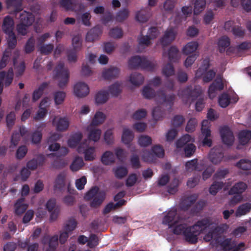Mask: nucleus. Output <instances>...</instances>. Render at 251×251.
I'll return each mask as SVG.
<instances>
[{
	"mask_svg": "<svg viewBox=\"0 0 251 251\" xmlns=\"http://www.w3.org/2000/svg\"><path fill=\"white\" fill-rule=\"evenodd\" d=\"M247 188V184L243 182H239L236 183L234 186L230 189L229 191V195L237 194L240 195L243 193Z\"/></svg>",
	"mask_w": 251,
	"mask_h": 251,
	"instance_id": "393cba45",
	"label": "nucleus"
},
{
	"mask_svg": "<svg viewBox=\"0 0 251 251\" xmlns=\"http://www.w3.org/2000/svg\"><path fill=\"white\" fill-rule=\"evenodd\" d=\"M158 31L155 27L150 28L148 31V35L140 39L139 45L142 47L149 45L151 43V40L153 39L157 36Z\"/></svg>",
	"mask_w": 251,
	"mask_h": 251,
	"instance_id": "dca6fc26",
	"label": "nucleus"
},
{
	"mask_svg": "<svg viewBox=\"0 0 251 251\" xmlns=\"http://www.w3.org/2000/svg\"><path fill=\"white\" fill-rule=\"evenodd\" d=\"M215 75V73L213 71H206L203 68H200L196 72V76L197 77H200L203 75V80L206 82L211 80L214 77Z\"/></svg>",
	"mask_w": 251,
	"mask_h": 251,
	"instance_id": "aec40b11",
	"label": "nucleus"
},
{
	"mask_svg": "<svg viewBox=\"0 0 251 251\" xmlns=\"http://www.w3.org/2000/svg\"><path fill=\"white\" fill-rule=\"evenodd\" d=\"M14 22L9 17H6L3 20L2 29L7 35V42L9 48H13L16 44L15 36L13 32Z\"/></svg>",
	"mask_w": 251,
	"mask_h": 251,
	"instance_id": "7ed1b4c3",
	"label": "nucleus"
},
{
	"mask_svg": "<svg viewBox=\"0 0 251 251\" xmlns=\"http://www.w3.org/2000/svg\"><path fill=\"white\" fill-rule=\"evenodd\" d=\"M147 61L144 58H141L139 56L134 57L130 59L128 66L130 68H135L138 66L144 67Z\"/></svg>",
	"mask_w": 251,
	"mask_h": 251,
	"instance_id": "c85d7f7f",
	"label": "nucleus"
},
{
	"mask_svg": "<svg viewBox=\"0 0 251 251\" xmlns=\"http://www.w3.org/2000/svg\"><path fill=\"white\" fill-rule=\"evenodd\" d=\"M176 31L174 28H169L165 31L163 37L160 43L162 46H165L171 43L176 37Z\"/></svg>",
	"mask_w": 251,
	"mask_h": 251,
	"instance_id": "4468645a",
	"label": "nucleus"
},
{
	"mask_svg": "<svg viewBox=\"0 0 251 251\" xmlns=\"http://www.w3.org/2000/svg\"><path fill=\"white\" fill-rule=\"evenodd\" d=\"M119 74V70L116 67H111L103 70L102 77L104 79H110L116 76Z\"/></svg>",
	"mask_w": 251,
	"mask_h": 251,
	"instance_id": "cd10ccee",
	"label": "nucleus"
},
{
	"mask_svg": "<svg viewBox=\"0 0 251 251\" xmlns=\"http://www.w3.org/2000/svg\"><path fill=\"white\" fill-rule=\"evenodd\" d=\"M27 207V205L24 203V199H20L14 205V212L17 215H20L26 209Z\"/></svg>",
	"mask_w": 251,
	"mask_h": 251,
	"instance_id": "2f4dec72",
	"label": "nucleus"
},
{
	"mask_svg": "<svg viewBox=\"0 0 251 251\" xmlns=\"http://www.w3.org/2000/svg\"><path fill=\"white\" fill-rule=\"evenodd\" d=\"M115 158L114 154L109 151H106L101 157V161L103 164L110 165L115 162Z\"/></svg>",
	"mask_w": 251,
	"mask_h": 251,
	"instance_id": "c756f323",
	"label": "nucleus"
},
{
	"mask_svg": "<svg viewBox=\"0 0 251 251\" xmlns=\"http://www.w3.org/2000/svg\"><path fill=\"white\" fill-rule=\"evenodd\" d=\"M202 91L200 89H199L197 92L195 90L193 91L189 94L188 90H186L184 92V94L182 96V100L185 102H187L190 99H192L193 97L196 96V95H199L201 93Z\"/></svg>",
	"mask_w": 251,
	"mask_h": 251,
	"instance_id": "79ce46f5",
	"label": "nucleus"
},
{
	"mask_svg": "<svg viewBox=\"0 0 251 251\" xmlns=\"http://www.w3.org/2000/svg\"><path fill=\"white\" fill-rule=\"evenodd\" d=\"M83 159L80 157H76L70 165V169L73 172L80 170L84 166Z\"/></svg>",
	"mask_w": 251,
	"mask_h": 251,
	"instance_id": "c9c22d12",
	"label": "nucleus"
},
{
	"mask_svg": "<svg viewBox=\"0 0 251 251\" xmlns=\"http://www.w3.org/2000/svg\"><path fill=\"white\" fill-rule=\"evenodd\" d=\"M83 135L80 132L72 134L68 141V146L71 148H75L78 152L81 153L83 151L86 140H82Z\"/></svg>",
	"mask_w": 251,
	"mask_h": 251,
	"instance_id": "39448f33",
	"label": "nucleus"
},
{
	"mask_svg": "<svg viewBox=\"0 0 251 251\" xmlns=\"http://www.w3.org/2000/svg\"><path fill=\"white\" fill-rule=\"evenodd\" d=\"M223 157V155L220 148L212 149L209 154V158L213 164L220 162Z\"/></svg>",
	"mask_w": 251,
	"mask_h": 251,
	"instance_id": "a211bd4d",
	"label": "nucleus"
},
{
	"mask_svg": "<svg viewBox=\"0 0 251 251\" xmlns=\"http://www.w3.org/2000/svg\"><path fill=\"white\" fill-rule=\"evenodd\" d=\"M251 209V204L246 203L240 206L237 209L236 212L237 217H240L242 215L246 214Z\"/></svg>",
	"mask_w": 251,
	"mask_h": 251,
	"instance_id": "ea45409f",
	"label": "nucleus"
},
{
	"mask_svg": "<svg viewBox=\"0 0 251 251\" xmlns=\"http://www.w3.org/2000/svg\"><path fill=\"white\" fill-rule=\"evenodd\" d=\"M221 138L224 143L227 146L231 145L234 140L232 132L227 127H224L221 130Z\"/></svg>",
	"mask_w": 251,
	"mask_h": 251,
	"instance_id": "2eb2a0df",
	"label": "nucleus"
},
{
	"mask_svg": "<svg viewBox=\"0 0 251 251\" xmlns=\"http://www.w3.org/2000/svg\"><path fill=\"white\" fill-rule=\"evenodd\" d=\"M13 72L12 69H9L7 73H0V83L5 87L10 85L13 80Z\"/></svg>",
	"mask_w": 251,
	"mask_h": 251,
	"instance_id": "6ab92c4d",
	"label": "nucleus"
},
{
	"mask_svg": "<svg viewBox=\"0 0 251 251\" xmlns=\"http://www.w3.org/2000/svg\"><path fill=\"white\" fill-rule=\"evenodd\" d=\"M89 93L88 85L83 82L76 83L74 87V94L77 97L82 98L87 96Z\"/></svg>",
	"mask_w": 251,
	"mask_h": 251,
	"instance_id": "f8f14e48",
	"label": "nucleus"
},
{
	"mask_svg": "<svg viewBox=\"0 0 251 251\" xmlns=\"http://www.w3.org/2000/svg\"><path fill=\"white\" fill-rule=\"evenodd\" d=\"M163 223L172 229L174 233L183 234L186 240L189 242L196 243L198 236L201 233H205L203 238L206 241L216 239L217 236L226 230L228 226L222 224L219 226L211 223L209 220L204 219L199 221L191 227H188L185 221L181 219L175 209H172L165 215Z\"/></svg>",
	"mask_w": 251,
	"mask_h": 251,
	"instance_id": "f257e3e1",
	"label": "nucleus"
},
{
	"mask_svg": "<svg viewBox=\"0 0 251 251\" xmlns=\"http://www.w3.org/2000/svg\"><path fill=\"white\" fill-rule=\"evenodd\" d=\"M133 132L127 127H124L121 136L122 142L125 145H129L134 139Z\"/></svg>",
	"mask_w": 251,
	"mask_h": 251,
	"instance_id": "412c9836",
	"label": "nucleus"
},
{
	"mask_svg": "<svg viewBox=\"0 0 251 251\" xmlns=\"http://www.w3.org/2000/svg\"><path fill=\"white\" fill-rule=\"evenodd\" d=\"M125 201L121 200L118 202H116V204H114L112 203H110L108 204L104 208L103 210V212L105 214L108 213L112 210H114L119 206H121L125 203Z\"/></svg>",
	"mask_w": 251,
	"mask_h": 251,
	"instance_id": "09e8293b",
	"label": "nucleus"
},
{
	"mask_svg": "<svg viewBox=\"0 0 251 251\" xmlns=\"http://www.w3.org/2000/svg\"><path fill=\"white\" fill-rule=\"evenodd\" d=\"M34 21L33 15L26 11H23L20 14L21 23L18 25L17 30L19 33L25 35L27 32V27Z\"/></svg>",
	"mask_w": 251,
	"mask_h": 251,
	"instance_id": "423d86ee",
	"label": "nucleus"
},
{
	"mask_svg": "<svg viewBox=\"0 0 251 251\" xmlns=\"http://www.w3.org/2000/svg\"><path fill=\"white\" fill-rule=\"evenodd\" d=\"M105 198V193L102 191H100L97 187L92 188L87 193L85 199L87 200H91L92 206L96 207L100 205Z\"/></svg>",
	"mask_w": 251,
	"mask_h": 251,
	"instance_id": "20e7f679",
	"label": "nucleus"
},
{
	"mask_svg": "<svg viewBox=\"0 0 251 251\" xmlns=\"http://www.w3.org/2000/svg\"><path fill=\"white\" fill-rule=\"evenodd\" d=\"M178 57V50L176 47H172L168 52V57L170 61H174Z\"/></svg>",
	"mask_w": 251,
	"mask_h": 251,
	"instance_id": "680f3d73",
	"label": "nucleus"
},
{
	"mask_svg": "<svg viewBox=\"0 0 251 251\" xmlns=\"http://www.w3.org/2000/svg\"><path fill=\"white\" fill-rule=\"evenodd\" d=\"M194 141V138L189 134L182 136L176 142V153H178L183 151L185 156L192 155L196 150V147L193 144Z\"/></svg>",
	"mask_w": 251,
	"mask_h": 251,
	"instance_id": "f03ea898",
	"label": "nucleus"
},
{
	"mask_svg": "<svg viewBox=\"0 0 251 251\" xmlns=\"http://www.w3.org/2000/svg\"><path fill=\"white\" fill-rule=\"evenodd\" d=\"M127 81L132 85L137 86L142 84L144 78L141 75L134 73L128 77Z\"/></svg>",
	"mask_w": 251,
	"mask_h": 251,
	"instance_id": "a878e982",
	"label": "nucleus"
},
{
	"mask_svg": "<svg viewBox=\"0 0 251 251\" xmlns=\"http://www.w3.org/2000/svg\"><path fill=\"white\" fill-rule=\"evenodd\" d=\"M142 94L145 98L148 99H150L154 96L153 90L149 86H146L144 88Z\"/></svg>",
	"mask_w": 251,
	"mask_h": 251,
	"instance_id": "69168bd1",
	"label": "nucleus"
},
{
	"mask_svg": "<svg viewBox=\"0 0 251 251\" xmlns=\"http://www.w3.org/2000/svg\"><path fill=\"white\" fill-rule=\"evenodd\" d=\"M121 84L119 82H115L109 86L108 92H107L108 95L116 96L121 93Z\"/></svg>",
	"mask_w": 251,
	"mask_h": 251,
	"instance_id": "58836bf2",
	"label": "nucleus"
},
{
	"mask_svg": "<svg viewBox=\"0 0 251 251\" xmlns=\"http://www.w3.org/2000/svg\"><path fill=\"white\" fill-rule=\"evenodd\" d=\"M87 179L86 177L83 176L75 180V186L78 190H82L84 188Z\"/></svg>",
	"mask_w": 251,
	"mask_h": 251,
	"instance_id": "4d7b16f0",
	"label": "nucleus"
},
{
	"mask_svg": "<svg viewBox=\"0 0 251 251\" xmlns=\"http://www.w3.org/2000/svg\"><path fill=\"white\" fill-rule=\"evenodd\" d=\"M66 97L65 93L62 91H59L55 93L54 94V100L56 105L61 104Z\"/></svg>",
	"mask_w": 251,
	"mask_h": 251,
	"instance_id": "3c124183",
	"label": "nucleus"
},
{
	"mask_svg": "<svg viewBox=\"0 0 251 251\" xmlns=\"http://www.w3.org/2000/svg\"><path fill=\"white\" fill-rule=\"evenodd\" d=\"M113 172L115 176L119 179L125 177L127 174V169L122 166L116 167L113 169Z\"/></svg>",
	"mask_w": 251,
	"mask_h": 251,
	"instance_id": "e433bc0d",
	"label": "nucleus"
},
{
	"mask_svg": "<svg viewBox=\"0 0 251 251\" xmlns=\"http://www.w3.org/2000/svg\"><path fill=\"white\" fill-rule=\"evenodd\" d=\"M205 0H195L194 5V14H199L203 11L205 7Z\"/></svg>",
	"mask_w": 251,
	"mask_h": 251,
	"instance_id": "de8ad7c7",
	"label": "nucleus"
},
{
	"mask_svg": "<svg viewBox=\"0 0 251 251\" xmlns=\"http://www.w3.org/2000/svg\"><path fill=\"white\" fill-rule=\"evenodd\" d=\"M58 73L56 79L58 81L59 87H63L68 83L69 74L68 70L63 68L62 65L58 66L57 68Z\"/></svg>",
	"mask_w": 251,
	"mask_h": 251,
	"instance_id": "ddd939ff",
	"label": "nucleus"
},
{
	"mask_svg": "<svg viewBox=\"0 0 251 251\" xmlns=\"http://www.w3.org/2000/svg\"><path fill=\"white\" fill-rule=\"evenodd\" d=\"M147 112L144 109H140L136 111L133 115V119L138 120H140L146 116Z\"/></svg>",
	"mask_w": 251,
	"mask_h": 251,
	"instance_id": "e2e57ef3",
	"label": "nucleus"
},
{
	"mask_svg": "<svg viewBox=\"0 0 251 251\" xmlns=\"http://www.w3.org/2000/svg\"><path fill=\"white\" fill-rule=\"evenodd\" d=\"M205 165V161L204 160H192L186 163L185 170L187 173L194 170L200 171L203 169Z\"/></svg>",
	"mask_w": 251,
	"mask_h": 251,
	"instance_id": "9d476101",
	"label": "nucleus"
},
{
	"mask_svg": "<svg viewBox=\"0 0 251 251\" xmlns=\"http://www.w3.org/2000/svg\"><path fill=\"white\" fill-rule=\"evenodd\" d=\"M137 181V176L135 174H131L126 179V184L127 186H132L136 183Z\"/></svg>",
	"mask_w": 251,
	"mask_h": 251,
	"instance_id": "774afa93",
	"label": "nucleus"
},
{
	"mask_svg": "<svg viewBox=\"0 0 251 251\" xmlns=\"http://www.w3.org/2000/svg\"><path fill=\"white\" fill-rule=\"evenodd\" d=\"M238 168L243 170L251 169V160L248 159H241L236 164Z\"/></svg>",
	"mask_w": 251,
	"mask_h": 251,
	"instance_id": "c03bdc74",
	"label": "nucleus"
},
{
	"mask_svg": "<svg viewBox=\"0 0 251 251\" xmlns=\"http://www.w3.org/2000/svg\"><path fill=\"white\" fill-rule=\"evenodd\" d=\"M70 179L65 174H61L58 175L56 180L55 186L56 188H61L65 185H70Z\"/></svg>",
	"mask_w": 251,
	"mask_h": 251,
	"instance_id": "b1692460",
	"label": "nucleus"
},
{
	"mask_svg": "<svg viewBox=\"0 0 251 251\" xmlns=\"http://www.w3.org/2000/svg\"><path fill=\"white\" fill-rule=\"evenodd\" d=\"M109 98L108 93L105 91L98 92L95 96V100L97 104H101L107 101Z\"/></svg>",
	"mask_w": 251,
	"mask_h": 251,
	"instance_id": "7c9ffc66",
	"label": "nucleus"
},
{
	"mask_svg": "<svg viewBox=\"0 0 251 251\" xmlns=\"http://www.w3.org/2000/svg\"><path fill=\"white\" fill-rule=\"evenodd\" d=\"M104 138L105 141L107 144H110L112 143L114 141V137L113 135V132L111 129H109L107 130L104 135Z\"/></svg>",
	"mask_w": 251,
	"mask_h": 251,
	"instance_id": "052dcab7",
	"label": "nucleus"
},
{
	"mask_svg": "<svg viewBox=\"0 0 251 251\" xmlns=\"http://www.w3.org/2000/svg\"><path fill=\"white\" fill-rule=\"evenodd\" d=\"M251 138V133L248 130L241 131L238 136L239 143L242 145L247 144Z\"/></svg>",
	"mask_w": 251,
	"mask_h": 251,
	"instance_id": "4c0bfd02",
	"label": "nucleus"
},
{
	"mask_svg": "<svg viewBox=\"0 0 251 251\" xmlns=\"http://www.w3.org/2000/svg\"><path fill=\"white\" fill-rule=\"evenodd\" d=\"M58 236L54 235L51 238L48 237H45L43 240V243L44 244H47L50 249H53L57 245Z\"/></svg>",
	"mask_w": 251,
	"mask_h": 251,
	"instance_id": "49530a36",
	"label": "nucleus"
},
{
	"mask_svg": "<svg viewBox=\"0 0 251 251\" xmlns=\"http://www.w3.org/2000/svg\"><path fill=\"white\" fill-rule=\"evenodd\" d=\"M47 84L43 83L38 88V89H37L33 92L32 96L33 101H35L40 98L41 96L43 94L44 89L45 88Z\"/></svg>",
	"mask_w": 251,
	"mask_h": 251,
	"instance_id": "603ef678",
	"label": "nucleus"
},
{
	"mask_svg": "<svg viewBox=\"0 0 251 251\" xmlns=\"http://www.w3.org/2000/svg\"><path fill=\"white\" fill-rule=\"evenodd\" d=\"M87 131L88 132V138L89 140L94 142H97L99 140L101 133L100 129L90 125L87 128Z\"/></svg>",
	"mask_w": 251,
	"mask_h": 251,
	"instance_id": "f3484780",
	"label": "nucleus"
},
{
	"mask_svg": "<svg viewBox=\"0 0 251 251\" xmlns=\"http://www.w3.org/2000/svg\"><path fill=\"white\" fill-rule=\"evenodd\" d=\"M210 127V123L208 120L202 121L201 126V134L199 137V140L203 145L208 147L211 146L212 143Z\"/></svg>",
	"mask_w": 251,
	"mask_h": 251,
	"instance_id": "0eeeda50",
	"label": "nucleus"
},
{
	"mask_svg": "<svg viewBox=\"0 0 251 251\" xmlns=\"http://www.w3.org/2000/svg\"><path fill=\"white\" fill-rule=\"evenodd\" d=\"M100 31H98L97 28H94L89 31L86 35V40L88 41H93L97 38Z\"/></svg>",
	"mask_w": 251,
	"mask_h": 251,
	"instance_id": "8fccbe9b",
	"label": "nucleus"
},
{
	"mask_svg": "<svg viewBox=\"0 0 251 251\" xmlns=\"http://www.w3.org/2000/svg\"><path fill=\"white\" fill-rule=\"evenodd\" d=\"M61 5L68 10L75 9L78 6L75 0H61Z\"/></svg>",
	"mask_w": 251,
	"mask_h": 251,
	"instance_id": "a19ab883",
	"label": "nucleus"
},
{
	"mask_svg": "<svg viewBox=\"0 0 251 251\" xmlns=\"http://www.w3.org/2000/svg\"><path fill=\"white\" fill-rule=\"evenodd\" d=\"M84 147L85 145L83 147V151L81 153H83L85 160L86 161L94 160L97 156L96 148L94 147H89L84 149Z\"/></svg>",
	"mask_w": 251,
	"mask_h": 251,
	"instance_id": "5701e85b",
	"label": "nucleus"
},
{
	"mask_svg": "<svg viewBox=\"0 0 251 251\" xmlns=\"http://www.w3.org/2000/svg\"><path fill=\"white\" fill-rule=\"evenodd\" d=\"M198 48V44L196 42H191L187 43L183 48V52L185 54L195 53Z\"/></svg>",
	"mask_w": 251,
	"mask_h": 251,
	"instance_id": "473e14b6",
	"label": "nucleus"
},
{
	"mask_svg": "<svg viewBox=\"0 0 251 251\" xmlns=\"http://www.w3.org/2000/svg\"><path fill=\"white\" fill-rule=\"evenodd\" d=\"M238 100V96L236 94L232 93L230 95L223 94L221 95L218 100L220 106L222 107H226L230 103H235Z\"/></svg>",
	"mask_w": 251,
	"mask_h": 251,
	"instance_id": "1a4fd4ad",
	"label": "nucleus"
},
{
	"mask_svg": "<svg viewBox=\"0 0 251 251\" xmlns=\"http://www.w3.org/2000/svg\"><path fill=\"white\" fill-rule=\"evenodd\" d=\"M225 85L223 80L221 78H217L210 86L208 90V95L210 99L215 98L219 91L222 90Z\"/></svg>",
	"mask_w": 251,
	"mask_h": 251,
	"instance_id": "9b49d317",
	"label": "nucleus"
},
{
	"mask_svg": "<svg viewBox=\"0 0 251 251\" xmlns=\"http://www.w3.org/2000/svg\"><path fill=\"white\" fill-rule=\"evenodd\" d=\"M76 225L77 223L75 219H70L66 223L63 229L71 234V233L76 228Z\"/></svg>",
	"mask_w": 251,
	"mask_h": 251,
	"instance_id": "a18cd8bd",
	"label": "nucleus"
},
{
	"mask_svg": "<svg viewBox=\"0 0 251 251\" xmlns=\"http://www.w3.org/2000/svg\"><path fill=\"white\" fill-rule=\"evenodd\" d=\"M152 152L153 154L158 157H162L164 156V151L163 148L160 145H156L152 148Z\"/></svg>",
	"mask_w": 251,
	"mask_h": 251,
	"instance_id": "5fc2aeb1",
	"label": "nucleus"
},
{
	"mask_svg": "<svg viewBox=\"0 0 251 251\" xmlns=\"http://www.w3.org/2000/svg\"><path fill=\"white\" fill-rule=\"evenodd\" d=\"M82 22L84 25L87 26L90 25V20L91 19V15L89 12H85L83 13L80 17Z\"/></svg>",
	"mask_w": 251,
	"mask_h": 251,
	"instance_id": "338daca9",
	"label": "nucleus"
},
{
	"mask_svg": "<svg viewBox=\"0 0 251 251\" xmlns=\"http://www.w3.org/2000/svg\"><path fill=\"white\" fill-rule=\"evenodd\" d=\"M10 54L11 55H12L13 58V55H14V58L18 55V53H17L15 51H12L10 49H7L4 52L3 56L1 61H0V68H3L6 65V62L9 60V56Z\"/></svg>",
	"mask_w": 251,
	"mask_h": 251,
	"instance_id": "72a5a7b5",
	"label": "nucleus"
},
{
	"mask_svg": "<svg viewBox=\"0 0 251 251\" xmlns=\"http://www.w3.org/2000/svg\"><path fill=\"white\" fill-rule=\"evenodd\" d=\"M222 187L223 184L221 182H215L210 187L209 192L211 195H215Z\"/></svg>",
	"mask_w": 251,
	"mask_h": 251,
	"instance_id": "6e6d98bb",
	"label": "nucleus"
},
{
	"mask_svg": "<svg viewBox=\"0 0 251 251\" xmlns=\"http://www.w3.org/2000/svg\"><path fill=\"white\" fill-rule=\"evenodd\" d=\"M151 14L144 9L138 11L135 15V18L137 21L140 23L146 22L149 18Z\"/></svg>",
	"mask_w": 251,
	"mask_h": 251,
	"instance_id": "f704fd0d",
	"label": "nucleus"
},
{
	"mask_svg": "<svg viewBox=\"0 0 251 251\" xmlns=\"http://www.w3.org/2000/svg\"><path fill=\"white\" fill-rule=\"evenodd\" d=\"M177 131L175 129L169 130L166 134V140L167 141H172L177 135Z\"/></svg>",
	"mask_w": 251,
	"mask_h": 251,
	"instance_id": "0e129e2a",
	"label": "nucleus"
},
{
	"mask_svg": "<svg viewBox=\"0 0 251 251\" xmlns=\"http://www.w3.org/2000/svg\"><path fill=\"white\" fill-rule=\"evenodd\" d=\"M138 142L140 146L145 147L151 144L152 139L148 135H142L139 137Z\"/></svg>",
	"mask_w": 251,
	"mask_h": 251,
	"instance_id": "37998d69",
	"label": "nucleus"
},
{
	"mask_svg": "<svg viewBox=\"0 0 251 251\" xmlns=\"http://www.w3.org/2000/svg\"><path fill=\"white\" fill-rule=\"evenodd\" d=\"M105 119V114L101 111H98L95 114L90 125L94 126L100 125L104 122Z\"/></svg>",
	"mask_w": 251,
	"mask_h": 251,
	"instance_id": "bb28decb",
	"label": "nucleus"
},
{
	"mask_svg": "<svg viewBox=\"0 0 251 251\" xmlns=\"http://www.w3.org/2000/svg\"><path fill=\"white\" fill-rule=\"evenodd\" d=\"M13 63L15 67L16 75L17 76L21 75L24 73L25 69V64L23 62H21L19 65H17L16 59L13 55Z\"/></svg>",
	"mask_w": 251,
	"mask_h": 251,
	"instance_id": "864d4df0",
	"label": "nucleus"
},
{
	"mask_svg": "<svg viewBox=\"0 0 251 251\" xmlns=\"http://www.w3.org/2000/svg\"><path fill=\"white\" fill-rule=\"evenodd\" d=\"M19 132L20 133L17 132L14 133L12 136L11 143L12 145H13L14 147L18 144L20 140L21 136H22L24 140H25L28 135L27 131L25 127H21L19 129Z\"/></svg>",
	"mask_w": 251,
	"mask_h": 251,
	"instance_id": "4be33fe9",
	"label": "nucleus"
},
{
	"mask_svg": "<svg viewBox=\"0 0 251 251\" xmlns=\"http://www.w3.org/2000/svg\"><path fill=\"white\" fill-rule=\"evenodd\" d=\"M218 45L221 51L229 45V41L228 38L223 37L219 41Z\"/></svg>",
	"mask_w": 251,
	"mask_h": 251,
	"instance_id": "bf43d9fd",
	"label": "nucleus"
},
{
	"mask_svg": "<svg viewBox=\"0 0 251 251\" xmlns=\"http://www.w3.org/2000/svg\"><path fill=\"white\" fill-rule=\"evenodd\" d=\"M53 126L60 131L66 130L69 126V120L66 117L55 116L52 121Z\"/></svg>",
	"mask_w": 251,
	"mask_h": 251,
	"instance_id": "6e6552de",
	"label": "nucleus"
},
{
	"mask_svg": "<svg viewBox=\"0 0 251 251\" xmlns=\"http://www.w3.org/2000/svg\"><path fill=\"white\" fill-rule=\"evenodd\" d=\"M197 122L194 118L191 119L188 122L186 127V130L188 132H193L195 129Z\"/></svg>",
	"mask_w": 251,
	"mask_h": 251,
	"instance_id": "13d9d810",
	"label": "nucleus"
}]
</instances>
